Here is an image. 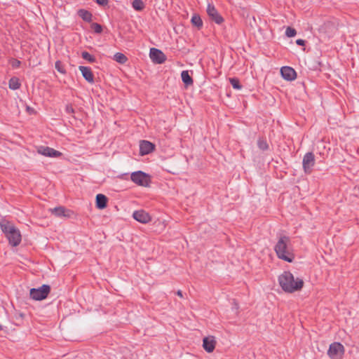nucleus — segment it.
I'll list each match as a JSON object with an SVG mask.
<instances>
[{"label":"nucleus","instance_id":"c9c22d12","mask_svg":"<svg viewBox=\"0 0 359 359\" xmlns=\"http://www.w3.org/2000/svg\"><path fill=\"white\" fill-rule=\"evenodd\" d=\"M177 295L179 296L180 297H183L182 292L181 290H178L177 292Z\"/></svg>","mask_w":359,"mask_h":359},{"label":"nucleus","instance_id":"1a4fd4ad","mask_svg":"<svg viewBox=\"0 0 359 359\" xmlns=\"http://www.w3.org/2000/svg\"><path fill=\"white\" fill-rule=\"evenodd\" d=\"M8 236H6L8 238L9 243L12 246H18L22 240V236L20 231L16 228L13 231H9Z\"/></svg>","mask_w":359,"mask_h":359},{"label":"nucleus","instance_id":"ddd939ff","mask_svg":"<svg viewBox=\"0 0 359 359\" xmlns=\"http://www.w3.org/2000/svg\"><path fill=\"white\" fill-rule=\"evenodd\" d=\"M154 149V144L151 142L142 140L140 142V152L141 155H147L151 153Z\"/></svg>","mask_w":359,"mask_h":359},{"label":"nucleus","instance_id":"6ab92c4d","mask_svg":"<svg viewBox=\"0 0 359 359\" xmlns=\"http://www.w3.org/2000/svg\"><path fill=\"white\" fill-rule=\"evenodd\" d=\"M78 15L80 18H81L86 22H90L92 21V18H93L92 13L85 9L79 10Z\"/></svg>","mask_w":359,"mask_h":359},{"label":"nucleus","instance_id":"6e6552de","mask_svg":"<svg viewBox=\"0 0 359 359\" xmlns=\"http://www.w3.org/2000/svg\"><path fill=\"white\" fill-rule=\"evenodd\" d=\"M133 217L135 220L142 224H147L151 219L149 214L143 210L135 211Z\"/></svg>","mask_w":359,"mask_h":359},{"label":"nucleus","instance_id":"7ed1b4c3","mask_svg":"<svg viewBox=\"0 0 359 359\" xmlns=\"http://www.w3.org/2000/svg\"><path fill=\"white\" fill-rule=\"evenodd\" d=\"M130 179L135 184L144 187H149L151 183L150 175L140 170L132 172Z\"/></svg>","mask_w":359,"mask_h":359},{"label":"nucleus","instance_id":"72a5a7b5","mask_svg":"<svg viewBox=\"0 0 359 359\" xmlns=\"http://www.w3.org/2000/svg\"><path fill=\"white\" fill-rule=\"evenodd\" d=\"M234 306L232 307V311L235 312V313H237L238 309V305L236 302L233 301Z\"/></svg>","mask_w":359,"mask_h":359},{"label":"nucleus","instance_id":"0eeeda50","mask_svg":"<svg viewBox=\"0 0 359 359\" xmlns=\"http://www.w3.org/2000/svg\"><path fill=\"white\" fill-rule=\"evenodd\" d=\"M149 56L152 62L156 64H162L166 60L165 55L161 50L155 48L150 49Z\"/></svg>","mask_w":359,"mask_h":359},{"label":"nucleus","instance_id":"9b49d317","mask_svg":"<svg viewBox=\"0 0 359 359\" xmlns=\"http://www.w3.org/2000/svg\"><path fill=\"white\" fill-rule=\"evenodd\" d=\"M207 13L212 20L215 21L217 24H221L223 22V18L217 12L214 6L208 4L207 8Z\"/></svg>","mask_w":359,"mask_h":359},{"label":"nucleus","instance_id":"c85d7f7f","mask_svg":"<svg viewBox=\"0 0 359 359\" xmlns=\"http://www.w3.org/2000/svg\"><path fill=\"white\" fill-rule=\"evenodd\" d=\"M297 32L294 28H292L290 27H287L285 30V35L287 37H293L296 35Z\"/></svg>","mask_w":359,"mask_h":359},{"label":"nucleus","instance_id":"c756f323","mask_svg":"<svg viewBox=\"0 0 359 359\" xmlns=\"http://www.w3.org/2000/svg\"><path fill=\"white\" fill-rule=\"evenodd\" d=\"M9 63L13 68H18L21 65V62L15 58H11L9 61Z\"/></svg>","mask_w":359,"mask_h":359},{"label":"nucleus","instance_id":"f3484780","mask_svg":"<svg viewBox=\"0 0 359 359\" xmlns=\"http://www.w3.org/2000/svg\"><path fill=\"white\" fill-rule=\"evenodd\" d=\"M203 347L207 352H212L215 347V340L209 337H205L203 339Z\"/></svg>","mask_w":359,"mask_h":359},{"label":"nucleus","instance_id":"cd10ccee","mask_svg":"<svg viewBox=\"0 0 359 359\" xmlns=\"http://www.w3.org/2000/svg\"><path fill=\"white\" fill-rule=\"evenodd\" d=\"M258 147L262 150L266 151L269 149V145L266 140L259 139L257 142Z\"/></svg>","mask_w":359,"mask_h":359},{"label":"nucleus","instance_id":"bb28decb","mask_svg":"<svg viewBox=\"0 0 359 359\" xmlns=\"http://www.w3.org/2000/svg\"><path fill=\"white\" fill-rule=\"evenodd\" d=\"M90 27L96 34H100L102 32V27L98 23L93 22Z\"/></svg>","mask_w":359,"mask_h":359},{"label":"nucleus","instance_id":"9d476101","mask_svg":"<svg viewBox=\"0 0 359 359\" xmlns=\"http://www.w3.org/2000/svg\"><path fill=\"white\" fill-rule=\"evenodd\" d=\"M280 74L282 77L287 81H293L297 77L294 69L288 66L281 67Z\"/></svg>","mask_w":359,"mask_h":359},{"label":"nucleus","instance_id":"2eb2a0df","mask_svg":"<svg viewBox=\"0 0 359 359\" xmlns=\"http://www.w3.org/2000/svg\"><path fill=\"white\" fill-rule=\"evenodd\" d=\"M79 70L81 71L83 78L90 83L94 82V76L91 71V69L88 67L79 66Z\"/></svg>","mask_w":359,"mask_h":359},{"label":"nucleus","instance_id":"393cba45","mask_svg":"<svg viewBox=\"0 0 359 359\" xmlns=\"http://www.w3.org/2000/svg\"><path fill=\"white\" fill-rule=\"evenodd\" d=\"M81 56L84 60L88 61L89 62L93 63L96 61L95 57L93 55H90L88 52H82Z\"/></svg>","mask_w":359,"mask_h":359},{"label":"nucleus","instance_id":"a878e982","mask_svg":"<svg viewBox=\"0 0 359 359\" xmlns=\"http://www.w3.org/2000/svg\"><path fill=\"white\" fill-rule=\"evenodd\" d=\"M229 81L232 85L233 88L236 90H240L242 88V86L240 84V81L236 78H230Z\"/></svg>","mask_w":359,"mask_h":359},{"label":"nucleus","instance_id":"4468645a","mask_svg":"<svg viewBox=\"0 0 359 359\" xmlns=\"http://www.w3.org/2000/svg\"><path fill=\"white\" fill-rule=\"evenodd\" d=\"M53 215L58 217H70L72 212L62 206L56 207L51 210Z\"/></svg>","mask_w":359,"mask_h":359},{"label":"nucleus","instance_id":"e433bc0d","mask_svg":"<svg viewBox=\"0 0 359 359\" xmlns=\"http://www.w3.org/2000/svg\"><path fill=\"white\" fill-rule=\"evenodd\" d=\"M2 330V326L0 325V331Z\"/></svg>","mask_w":359,"mask_h":359},{"label":"nucleus","instance_id":"aec40b11","mask_svg":"<svg viewBox=\"0 0 359 359\" xmlns=\"http://www.w3.org/2000/svg\"><path fill=\"white\" fill-rule=\"evenodd\" d=\"M182 80L186 86H189L193 84L194 81L192 78L187 70L182 71L181 73Z\"/></svg>","mask_w":359,"mask_h":359},{"label":"nucleus","instance_id":"f8f14e48","mask_svg":"<svg viewBox=\"0 0 359 359\" xmlns=\"http://www.w3.org/2000/svg\"><path fill=\"white\" fill-rule=\"evenodd\" d=\"M38 152L48 157H59L62 155V153L59 151L48 147H40L38 149Z\"/></svg>","mask_w":359,"mask_h":359},{"label":"nucleus","instance_id":"dca6fc26","mask_svg":"<svg viewBox=\"0 0 359 359\" xmlns=\"http://www.w3.org/2000/svg\"><path fill=\"white\" fill-rule=\"evenodd\" d=\"M0 226L6 236H8L9 231H13L16 229L13 224L6 219L0 222Z\"/></svg>","mask_w":359,"mask_h":359},{"label":"nucleus","instance_id":"4be33fe9","mask_svg":"<svg viewBox=\"0 0 359 359\" xmlns=\"http://www.w3.org/2000/svg\"><path fill=\"white\" fill-rule=\"evenodd\" d=\"M132 6L137 11H142L145 8L144 3L142 0H134L132 2Z\"/></svg>","mask_w":359,"mask_h":359},{"label":"nucleus","instance_id":"39448f33","mask_svg":"<svg viewBox=\"0 0 359 359\" xmlns=\"http://www.w3.org/2000/svg\"><path fill=\"white\" fill-rule=\"evenodd\" d=\"M344 353V347L339 342H334L330 345L327 355L331 359H341Z\"/></svg>","mask_w":359,"mask_h":359},{"label":"nucleus","instance_id":"412c9836","mask_svg":"<svg viewBox=\"0 0 359 359\" xmlns=\"http://www.w3.org/2000/svg\"><path fill=\"white\" fill-rule=\"evenodd\" d=\"M20 83L17 77H12L8 81L9 88L12 90H17L20 88Z\"/></svg>","mask_w":359,"mask_h":359},{"label":"nucleus","instance_id":"f03ea898","mask_svg":"<svg viewBox=\"0 0 359 359\" xmlns=\"http://www.w3.org/2000/svg\"><path fill=\"white\" fill-rule=\"evenodd\" d=\"M290 243V237L286 236H280L274 247V250L279 259L291 263L294 260V257L289 247Z\"/></svg>","mask_w":359,"mask_h":359},{"label":"nucleus","instance_id":"7c9ffc66","mask_svg":"<svg viewBox=\"0 0 359 359\" xmlns=\"http://www.w3.org/2000/svg\"><path fill=\"white\" fill-rule=\"evenodd\" d=\"M55 69L60 73L62 74H65V70L61 63L60 61L57 60L55 62Z\"/></svg>","mask_w":359,"mask_h":359},{"label":"nucleus","instance_id":"5701e85b","mask_svg":"<svg viewBox=\"0 0 359 359\" xmlns=\"http://www.w3.org/2000/svg\"><path fill=\"white\" fill-rule=\"evenodd\" d=\"M114 60L120 64H124L128 60V58L124 54L121 53H116L114 55Z\"/></svg>","mask_w":359,"mask_h":359},{"label":"nucleus","instance_id":"473e14b6","mask_svg":"<svg viewBox=\"0 0 359 359\" xmlns=\"http://www.w3.org/2000/svg\"><path fill=\"white\" fill-rule=\"evenodd\" d=\"M96 3L99 4L100 6H107L109 3L108 0H95Z\"/></svg>","mask_w":359,"mask_h":359},{"label":"nucleus","instance_id":"20e7f679","mask_svg":"<svg viewBox=\"0 0 359 359\" xmlns=\"http://www.w3.org/2000/svg\"><path fill=\"white\" fill-rule=\"evenodd\" d=\"M50 291L48 285H43L39 288H32L29 292L30 297L34 300L41 301L46 299Z\"/></svg>","mask_w":359,"mask_h":359},{"label":"nucleus","instance_id":"a211bd4d","mask_svg":"<svg viewBox=\"0 0 359 359\" xmlns=\"http://www.w3.org/2000/svg\"><path fill=\"white\" fill-rule=\"evenodd\" d=\"M108 199L106 196L99 194L96 196V207L98 209H104L107 207Z\"/></svg>","mask_w":359,"mask_h":359},{"label":"nucleus","instance_id":"423d86ee","mask_svg":"<svg viewBox=\"0 0 359 359\" xmlns=\"http://www.w3.org/2000/svg\"><path fill=\"white\" fill-rule=\"evenodd\" d=\"M315 165V156L312 152H307L303 157L302 166L306 173H310Z\"/></svg>","mask_w":359,"mask_h":359},{"label":"nucleus","instance_id":"f704fd0d","mask_svg":"<svg viewBox=\"0 0 359 359\" xmlns=\"http://www.w3.org/2000/svg\"><path fill=\"white\" fill-rule=\"evenodd\" d=\"M296 43L299 46H304L305 45V41L303 39H297L296 41Z\"/></svg>","mask_w":359,"mask_h":359},{"label":"nucleus","instance_id":"2f4dec72","mask_svg":"<svg viewBox=\"0 0 359 359\" xmlns=\"http://www.w3.org/2000/svg\"><path fill=\"white\" fill-rule=\"evenodd\" d=\"M65 111L67 114H73L74 112V109H73L71 104H67L65 107Z\"/></svg>","mask_w":359,"mask_h":359},{"label":"nucleus","instance_id":"f257e3e1","mask_svg":"<svg viewBox=\"0 0 359 359\" xmlns=\"http://www.w3.org/2000/svg\"><path fill=\"white\" fill-rule=\"evenodd\" d=\"M278 283L282 290L287 293H293L300 290L304 285V281L300 278H294L290 271H284L278 278Z\"/></svg>","mask_w":359,"mask_h":359},{"label":"nucleus","instance_id":"b1692460","mask_svg":"<svg viewBox=\"0 0 359 359\" xmlns=\"http://www.w3.org/2000/svg\"><path fill=\"white\" fill-rule=\"evenodd\" d=\"M192 24L197 27L198 28H201L203 26V21L199 15H194L191 18Z\"/></svg>","mask_w":359,"mask_h":359}]
</instances>
